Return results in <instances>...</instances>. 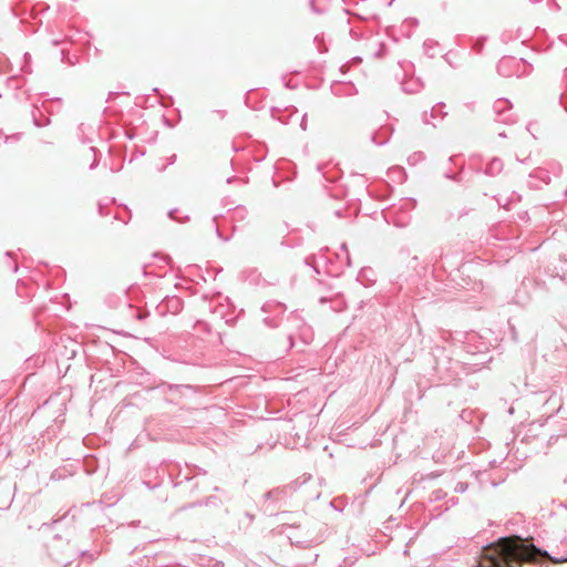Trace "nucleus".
I'll return each mask as SVG.
<instances>
[{
  "label": "nucleus",
  "instance_id": "f257e3e1",
  "mask_svg": "<svg viewBox=\"0 0 567 567\" xmlns=\"http://www.w3.org/2000/svg\"><path fill=\"white\" fill-rule=\"evenodd\" d=\"M538 556L554 561L547 551L524 544L519 536L503 537L483 548L477 567H522L524 561H535Z\"/></svg>",
  "mask_w": 567,
  "mask_h": 567
}]
</instances>
